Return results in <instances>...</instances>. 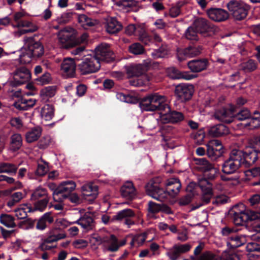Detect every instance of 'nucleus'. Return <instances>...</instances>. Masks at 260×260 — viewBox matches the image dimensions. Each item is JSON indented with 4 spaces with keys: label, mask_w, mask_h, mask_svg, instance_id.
Segmentation results:
<instances>
[{
    "label": "nucleus",
    "mask_w": 260,
    "mask_h": 260,
    "mask_svg": "<svg viewBox=\"0 0 260 260\" xmlns=\"http://www.w3.org/2000/svg\"><path fill=\"white\" fill-rule=\"evenodd\" d=\"M156 180H150L145 186L147 194L153 199L160 202H164L168 199L169 196L174 197L179 192L181 184L178 179L171 178L168 180L166 184V190L159 187Z\"/></svg>",
    "instance_id": "f257e3e1"
},
{
    "label": "nucleus",
    "mask_w": 260,
    "mask_h": 260,
    "mask_svg": "<svg viewBox=\"0 0 260 260\" xmlns=\"http://www.w3.org/2000/svg\"><path fill=\"white\" fill-rule=\"evenodd\" d=\"M24 49L26 52L20 55V62L28 63L31 59H37L44 54V47L40 41H37L34 37H25L23 39Z\"/></svg>",
    "instance_id": "f03ea898"
},
{
    "label": "nucleus",
    "mask_w": 260,
    "mask_h": 260,
    "mask_svg": "<svg viewBox=\"0 0 260 260\" xmlns=\"http://www.w3.org/2000/svg\"><path fill=\"white\" fill-rule=\"evenodd\" d=\"M242 151L233 150L230 156L224 161L222 166V171L226 174H231L236 172L240 167L242 162Z\"/></svg>",
    "instance_id": "7ed1b4c3"
},
{
    "label": "nucleus",
    "mask_w": 260,
    "mask_h": 260,
    "mask_svg": "<svg viewBox=\"0 0 260 260\" xmlns=\"http://www.w3.org/2000/svg\"><path fill=\"white\" fill-rule=\"evenodd\" d=\"M76 184L72 180L63 181L53 192V198L56 202H61L67 199L71 193L75 189Z\"/></svg>",
    "instance_id": "20e7f679"
},
{
    "label": "nucleus",
    "mask_w": 260,
    "mask_h": 260,
    "mask_svg": "<svg viewBox=\"0 0 260 260\" xmlns=\"http://www.w3.org/2000/svg\"><path fill=\"white\" fill-rule=\"evenodd\" d=\"M101 68V63L93 55H88L78 64V69L82 75H87L98 71Z\"/></svg>",
    "instance_id": "39448f33"
},
{
    "label": "nucleus",
    "mask_w": 260,
    "mask_h": 260,
    "mask_svg": "<svg viewBox=\"0 0 260 260\" xmlns=\"http://www.w3.org/2000/svg\"><path fill=\"white\" fill-rule=\"evenodd\" d=\"M227 7L233 17L237 20L245 19L249 9L248 5L236 1H231L227 4Z\"/></svg>",
    "instance_id": "423d86ee"
},
{
    "label": "nucleus",
    "mask_w": 260,
    "mask_h": 260,
    "mask_svg": "<svg viewBox=\"0 0 260 260\" xmlns=\"http://www.w3.org/2000/svg\"><path fill=\"white\" fill-rule=\"evenodd\" d=\"M125 32L128 36L135 35L138 36L139 40L145 45H149L152 41L151 38L147 32L146 29L141 25L136 26L134 24H129L126 27Z\"/></svg>",
    "instance_id": "0eeeda50"
},
{
    "label": "nucleus",
    "mask_w": 260,
    "mask_h": 260,
    "mask_svg": "<svg viewBox=\"0 0 260 260\" xmlns=\"http://www.w3.org/2000/svg\"><path fill=\"white\" fill-rule=\"evenodd\" d=\"M13 80L10 81L9 83L12 87H15L22 84L28 81L31 77L29 71L25 67L18 68L12 73Z\"/></svg>",
    "instance_id": "6e6552de"
},
{
    "label": "nucleus",
    "mask_w": 260,
    "mask_h": 260,
    "mask_svg": "<svg viewBox=\"0 0 260 260\" xmlns=\"http://www.w3.org/2000/svg\"><path fill=\"white\" fill-rule=\"evenodd\" d=\"M93 56L95 57L100 62L101 61L109 62L113 61L115 57L113 52L107 44H102L97 47Z\"/></svg>",
    "instance_id": "1a4fd4ad"
},
{
    "label": "nucleus",
    "mask_w": 260,
    "mask_h": 260,
    "mask_svg": "<svg viewBox=\"0 0 260 260\" xmlns=\"http://www.w3.org/2000/svg\"><path fill=\"white\" fill-rule=\"evenodd\" d=\"M206 146L207 154L208 157L212 159H216L224 152L221 143L218 140H212L209 141Z\"/></svg>",
    "instance_id": "9d476101"
},
{
    "label": "nucleus",
    "mask_w": 260,
    "mask_h": 260,
    "mask_svg": "<svg viewBox=\"0 0 260 260\" xmlns=\"http://www.w3.org/2000/svg\"><path fill=\"white\" fill-rule=\"evenodd\" d=\"M202 47L199 45H189L184 49L177 50V57L180 61L186 58L193 57L199 55L202 51Z\"/></svg>",
    "instance_id": "9b49d317"
},
{
    "label": "nucleus",
    "mask_w": 260,
    "mask_h": 260,
    "mask_svg": "<svg viewBox=\"0 0 260 260\" xmlns=\"http://www.w3.org/2000/svg\"><path fill=\"white\" fill-rule=\"evenodd\" d=\"M191 248V245L189 243L176 244L169 249L167 255L171 260H177L181 255L188 252Z\"/></svg>",
    "instance_id": "f8f14e48"
},
{
    "label": "nucleus",
    "mask_w": 260,
    "mask_h": 260,
    "mask_svg": "<svg viewBox=\"0 0 260 260\" xmlns=\"http://www.w3.org/2000/svg\"><path fill=\"white\" fill-rule=\"evenodd\" d=\"M193 91V86L188 84H180L175 88V94L181 102H186L190 100Z\"/></svg>",
    "instance_id": "ddd939ff"
},
{
    "label": "nucleus",
    "mask_w": 260,
    "mask_h": 260,
    "mask_svg": "<svg viewBox=\"0 0 260 260\" xmlns=\"http://www.w3.org/2000/svg\"><path fill=\"white\" fill-rule=\"evenodd\" d=\"M57 37L61 48L69 49L76 46L74 37L67 30H60L58 34Z\"/></svg>",
    "instance_id": "4468645a"
},
{
    "label": "nucleus",
    "mask_w": 260,
    "mask_h": 260,
    "mask_svg": "<svg viewBox=\"0 0 260 260\" xmlns=\"http://www.w3.org/2000/svg\"><path fill=\"white\" fill-rule=\"evenodd\" d=\"M161 115L163 120H166V122L172 123H179L184 119V116L182 112L172 110L169 106L168 108H166V110L164 111Z\"/></svg>",
    "instance_id": "2eb2a0df"
},
{
    "label": "nucleus",
    "mask_w": 260,
    "mask_h": 260,
    "mask_svg": "<svg viewBox=\"0 0 260 260\" xmlns=\"http://www.w3.org/2000/svg\"><path fill=\"white\" fill-rule=\"evenodd\" d=\"M76 63L71 58H64L60 64V71L66 77H73L76 72Z\"/></svg>",
    "instance_id": "dca6fc26"
},
{
    "label": "nucleus",
    "mask_w": 260,
    "mask_h": 260,
    "mask_svg": "<svg viewBox=\"0 0 260 260\" xmlns=\"http://www.w3.org/2000/svg\"><path fill=\"white\" fill-rule=\"evenodd\" d=\"M209 18L216 22H221L226 20L229 18L228 12L220 8H211L207 11Z\"/></svg>",
    "instance_id": "f3484780"
},
{
    "label": "nucleus",
    "mask_w": 260,
    "mask_h": 260,
    "mask_svg": "<svg viewBox=\"0 0 260 260\" xmlns=\"http://www.w3.org/2000/svg\"><path fill=\"white\" fill-rule=\"evenodd\" d=\"M215 118L221 122L230 123L234 121L233 111L229 109L221 108L217 110L214 114Z\"/></svg>",
    "instance_id": "a211bd4d"
},
{
    "label": "nucleus",
    "mask_w": 260,
    "mask_h": 260,
    "mask_svg": "<svg viewBox=\"0 0 260 260\" xmlns=\"http://www.w3.org/2000/svg\"><path fill=\"white\" fill-rule=\"evenodd\" d=\"M119 248V241L115 235L112 234L105 236L104 240V250L113 252L118 251Z\"/></svg>",
    "instance_id": "6ab92c4d"
},
{
    "label": "nucleus",
    "mask_w": 260,
    "mask_h": 260,
    "mask_svg": "<svg viewBox=\"0 0 260 260\" xmlns=\"http://www.w3.org/2000/svg\"><path fill=\"white\" fill-rule=\"evenodd\" d=\"M193 25L196 30L201 34H206L213 29L212 24L207 19L202 17L196 19Z\"/></svg>",
    "instance_id": "aec40b11"
},
{
    "label": "nucleus",
    "mask_w": 260,
    "mask_h": 260,
    "mask_svg": "<svg viewBox=\"0 0 260 260\" xmlns=\"http://www.w3.org/2000/svg\"><path fill=\"white\" fill-rule=\"evenodd\" d=\"M147 71V66L139 64L132 67L129 72H131L134 76L139 77L142 76L144 79L143 84H146L149 81L152 80V76L150 74H144Z\"/></svg>",
    "instance_id": "412c9836"
},
{
    "label": "nucleus",
    "mask_w": 260,
    "mask_h": 260,
    "mask_svg": "<svg viewBox=\"0 0 260 260\" xmlns=\"http://www.w3.org/2000/svg\"><path fill=\"white\" fill-rule=\"evenodd\" d=\"M257 153L258 152L253 148H246L244 151H242V164H244L246 167L253 164L257 159Z\"/></svg>",
    "instance_id": "4be33fe9"
},
{
    "label": "nucleus",
    "mask_w": 260,
    "mask_h": 260,
    "mask_svg": "<svg viewBox=\"0 0 260 260\" xmlns=\"http://www.w3.org/2000/svg\"><path fill=\"white\" fill-rule=\"evenodd\" d=\"M149 94L152 104L156 106V111H159L161 115L166 108H168V105L166 103V98L157 93Z\"/></svg>",
    "instance_id": "5701e85b"
},
{
    "label": "nucleus",
    "mask_w": 260,
    "mask_h": 260,
    "mask_svg": "<svg viewBox=\"0 0 260 260\" xmlns=\"http://www.w3.org/2000/svg\"><path fill=\"white\" fill-rule=\"evenodd\" d=\"M254 116L250 118L248 122H243L237 123L240 128H248L250 129L257 128L260 127V113L255 111Z\"/></svg>",
    "instance_id": "b1692460"
},
{
    "label": "nucleus",
    "mask_w": 260,
    "mask_h": 260,
    "mask_svg": "<svg viewBox=\"0 0 260 260\" xmlns=\"http://www.w3.org/2000/svg\"><path fill=\"white\" fill-rule=\"evenodd\" d=\"M120 192L122 197L128 200H133L136 196V190L131 181L124 183L121 187Z\"/></svg>",
    "instance_id": "393cba45"
},
{
    "label": "nucleus",
    "mask_w": 260,
    "mask_h": 260,
    "mask_svg": "<svg viewBox=\"0 0 260 260\" xmlns=\"http://www.w3.org/2000/svg\"><path fill=\"white\" fill-rule=\"evenodd\" d=\"M76 222L81 226L85 232L93 230L95 226V222L92 217L88 214H84Z\"/></svg>",
    "instance_id": "a878e982"
},
{
    "label": "nucleus",
    "mask_w": 260,
    "mask_h": 260,
    "mask_svg": "<svg viewBox=\"0 0 260 260\" xmlns=\"http://www.w3.org/2000/svg\"><path fill=\"white\" fill-rule=\"evenodd\" d=\"M208 64V61L206 59L192 60L187 63L188 68L194 73L200 72L206 70Z\"/></svg>",
    "instance_id": "bb28decb"
},
{
    "label": "nucleus",
    "mask_w": 260,
    "mask_h": 260,
    "mask_svg": "<svg viewBox=\"0 0 260 260\" xmlns=\"http://www.w3.org/2000/svg\"><path fill=\"white\" fill-rule=\"evenodd\" d=\"M122 26L120 22L114 17H109L106 19V29L109 34H114L120 31Z\"/></svg>",
    "instance_id": "cd10ccee"
},
{
    "label": "nucleus",
    "mask_w": 260,
    "mask_h": 260,
    "mask_svg": "<svg viewBox=\"0 0 260 260\" xmlns=\"http://www.w3.org/2000/svg\"><path fill=\"white\" fill-rule=\"evenodd\" d=\"M42 129L39 126L34 127L28 130L25 134L27 143H31L37 141L42 135Z\"/></svg>",
    "instance_id": "c85d7f7f"
},
{
    "label": "nucleus",
    "mask_w": 260,
    "mask_h": 260,
    "mask_svg": "<svg viewBox=\"0 0 260 260\" xmlns=\"http://www.w3.org/2000/svg\"><path fill=\"white\" fill-rule=\"evenodd\" d=\"M197 169L203 172L207 173L209 170H211L212 173L216 172L215 168L206 158H202L196 160Z\"/></svg>",
    "instance_id": "c756f323"
},
{
    "label": "nucleus",
    "mask_w": 260,
    "mask_h": 260,
    "mask_svg": "<svg viewBox=\"0 0 260 260\" xmlns=\"http://www.w3.org/2000/svg\"><path fill=\"white\" fill-rule=\"evenodd\" d=\"M229 133L228 128L223 124H217L211 127L208 131V134L213 137H219Z\"/></svg>",
    "instance_id": "7c9ffc66"
},
{
    "label": "nucleus",
    "mask_w": 260,
    "mask_h": 260,
    "mask_svg": "<svg viewBox=\"0 0 260 260\" xmlns=\"http://www.w3.org/2000/svg\"><path fill=\"white\" fill-rule=\"evenodd\" d=\"M54 221L51 212H47L38 220L36 228L39 230H44L47 226V223L51 224Z\"/></svg>",
    "instance_id": "2f4dec72"
},
{
    "label": "nucleus",
    "mask_w": 260,
    "mask_h": 260,
    "mask_svg": "<svg viewBox=\"0 0 260 260\" xmlns=\"http://www.w3.org/2000/svg\"><path fill=\"white\" fill-rule=\"evenodd\" d=\"M22 146V137L21 134L14 133L10 137V149L14 152L20 149Z\"/></svg>",
    "instance_id": "473e14b6"
},
{
    "label": "nucleus",
    "mask_w": 260,
    "mask_h": 260,
    "mask_svg": "<svg viewBox=\"0 0 260 260\" xmlns=\"http://www.w3.org/2000/svg\"><path fill=\"white\" fill-rule=\"evenodd\" d=\"M78 20V22L85 29L95 26L99 23L98 20L91 19L84 14L79 15Z\"/></svg>",
    "instance_id": "72a5a7b5"
},
{
    "label": "nucleus",
    "mask_w": 260,
    "mask_h": 260,
    "mask_svg": "<svg viewBox=\"0 0 260 260\" xmlns=\"http://www.w3.org/2000/svg\"><path fill=\"white\" fill-rule=\"evenodd\" d=\"M139 105L142 110L146 111H156V106L152 104L150 94H148L142 99Z\"/></svg>",
    "instance_id": "f704fd0d"
},
{
    "label": "nucleus",
    "mask_w": 260,
    "mask_h": 260,
    "mask_svg": "<svg viewBox=\"0 0 260 260\" xmlns=\"http://www.w3.org/2000/svg\"><path fill=\"white\" fill-rule=\"evenodd\" d=\"M0 223L8 228H14L16 226L15 218L12 215L6 213L0 215Z\"/></svg>",
    "instance_id": "c9c22d12"
},
{
    "label": "nucleus",
    "mask_w": 260,
    "mask_h": 260,
    "mask_svg": "<svg viewBox=\"0 0 260 260\" xmlns=\"http://www.w3.org/2000/svg\"><path fill=\"white\" fill-rule=\"evenodd\" d=\"M54 115V107L50 104L44 105L41 110V117L46 121H49L52 119Z\"/></svg>",
    "instance_id": "e433bc0d"
},
{
    "label": "nucleus",
    "mask_w": 260,
    "mask_h": 260,
    "mask_svg": "<svg viewBox=\"0 0 260 260\" xmlns=\"http://www.w3.org/2000/svg\"><path fill=\"white\" fill-rule=\"evenodd\" d=\"M237 207L234 208V213L233 215V220L235 224L242 225L249 218V214H247L244 211L238 212L236 211Z\"/></svg>",
    "instance_id": "4c0bfd02"
},
{
    "label": "nucleus",
    "mask_w": 260,
    "mask_h": 260,
    "mask_svg": "<svg viewBox=\"0 0 260 260\" xmlns=\"http://www.w3.org/2000/svg\"><path fill=\"white\" fill-rule=\"evenodd\" d=\"M41 198L50 199L46 189L41 186H39L33 191L31 196V200L36 201Z\"/></svg>",
    "instance_id": "58836bf2"
},
{
    "label": "nucleus",
    "mask_w": 260,
    "mask_h": 260,
    "mask_svg": "<svg viewBox=\"0 0 260 260\" xmlns=\"http://www.w3.org/2000/svg\"><path fill=\"white\" fill-rule=\"evenodd\" d=\"M249 219L252 222L251 224L253 229L257 232H260V212H250Z\"/></svg>",
    "instance_id": "ea45409f"
},
{
    "label": "nucleus",
    "mask_w": 260,
    "mask_h": 260,
    "mask_svg": "<svg viewBox=\"0 0 260 260\" xmlns=\"http://www.w3.org/2000/svg\"><path fill=\"white\" fill-rule=\"evenodd\" d=\"M18 169V166L15 164L8 162H2L0 164V173H8L10 174H16Z\"/></svg>",
    "instance_id": "a19ab883"
},
{
    "label": "nucleus",
    "mask_w": 260,
    "mask_h": 260,
    "mask_svg": "<svg viewBox=\"0 0 260 260\" xmlns=\"http://www.w3.org/2000/svg\"><path fill=\"white\" fill-rule=\"evenodd\" d=\"M257 67V62L251 59L243 62L240 64V69L245 73L253 72L256 69Z\"/></svg>",
    "instance_id": "79ce46f5"
},
{
    "label": "nucleus",
    "mask_w": 260,
    "mask_h": 260,
    "mask_svg": "<svg viewBox=\"0 0 260 260\" xmlns=\"http://www.w3.org/2000/svg\"><path fill=\"white\" fill-rule=\"evenodd\" d=\"M135 216L134 211L131 209H125L118 212L113 216V219L117 220H125Z\"/></svg>",
    "instance_id": "37998d69"
},
{
    "label": "nucleus",
    "mask_w": 260,
    "mask_h": 260,
    "mask_svg": "<svg viewBox=\"0 0 260 260\" xmlns=\"http://www.w3.org/2000/svg\"><path fill=\"white\" fill-rule=\"evenodd\" d=\"M83 194L84 196L92 197L95 198L98 194V187L92 184L84 185L82 187Z\"/></svg>",
    "instance_id": "c03bdc74"
},
{
    "label": "nucleus",
    "mask_w": 260,
    "mask_h": 260,
    "mask_svg": "<svg viewBox=\"0 0 260 260\" xmlns=\"http://www.w3.org/2000/svg\"><path fill=\"white\" fill-rule=\"evenodd\" d=\"M55 86H48L42 89L40 91V96L42 99L45 101L48 100L49 98L53 97L56 93Z\"/></svg>",
    "instance_id": "a18cd8bd"
},
{
    "label": "nucleus",
    "mask_w": 260,
    "mask_h": 260,
    "mask_svg": "<svg viewBox=\"0 0 260 260\" xmlns=\"http://www.w3.org/2000/svg\"><path fill=\"white\" fill-rule=\"evenodd\" d=\"M244 238L238 235L232 236L230 237L229 241L227 242L228 245H230L233 248L240 247L244 244Z\"/></svg>",
    "instance_id": "49530a36"
},
{
    "label": "nucleus",
    "mask_w": 260,
    "mask_h": 260,
    "mask_svg": "<svg viewBox=\"0 0 260 260\" xmlns=\"http://www.w3.org/2000/svg\"><path fill=\"white\" fill-rule=\"evenodd\" d=\"M12 25L13 27L21 28L25 27L26 29H32V28L35 29V31L38 29V27L35 24L32 23L31 21L24 20L22 19L19 22L16 24H12Z\"/></svg>",
    "instance_id": "de8ad7c7"
},
{
    "label": "nucleus",
    "mask_w": 260,
    "mask_h": 260,
    "mask_svg": "<svg viewBox=\"0 0 260 260\" xmlns=\"http://www.w3.org/2000/svg\"><path fill=\"white\" fill-rule=\"evenodd\" d=\"M169 52L167 46L162 45L159 49L154 50L151 53V55L154 58H163L168 54Z\"/></svg>",
    "instance_id": "09e8293b"
},
{
    "label": "nucleus",
    "mask_w": 260,
    "mask_h": 260,
    "mask_svg": "<svg viewBox=\"0 0 260 260\" xmlns=\"http://www.w3.org/2000/svg\"><path fill=\"white\" fill-rule=\"evenodd\" d=\"M24 198V194L20 191L13 193L11 199L7 202V206L12 207L16 204L19 203Z\"/></svg>",
    "instance_id": "8fccbe9b"
},
{
    "label": "nucleus",
    "mask_w": 260,
    "mask_h": 260,
    "mask_svg": "<svg viewBox=\"0 0 260 260\" xmlns=\"http://www.w3.org/2000/svg\"><path fill=\"white\" fill-rule=\"evenodd\" d=\"M31 211V208L27 206H24L15 210L16 216L20 219L25 218L27 217V213Z\"/></svg>",
    "instance_id": "3c124183"
},
{
    "label": "nucleus",
    "mask_w": 260,
    "mask_h": 260,
    "mask_svg": "<svg viewBox=\"0 0 260 260\" xmlns=\"http://www.w3.org/2000/svg\"><path fill=\"white\" fill-rule=\"evenodd\" d=\"M198 185L203 192L212 191V184L206 179L201 178L198 181Z\"/></svg>",
    "instance_id": "603ef678"
},
{
    "label": "nucleus",
    "mask_w": 260,
    "mask_h": 260,
    "mask_svg": "<svg viewBox=\"0 0 260 260\" xmlns=\"http://www.w3.org/2000/svg\"><path fill=\"white\" fill-rule=\"evenodd\" d=\"M248 201L250 206L256 210L255 212H260V195L253 194L249 199Z\"/></svg>",
    "instance_id": "864d4df0"
},
{
    "label": "nucleus",
    "mask_w": 260,
    "mask_h": 260,
    "mask_svg": "<svg viewBox=\"0 0 260 260\" xmlns=\"http://www.w3.org/2000/svg\"><path fill=\"white\" fill-rule=\"evenodd\" d=\"M250 112L248 109H243L240 111L235 116H234V121H244L250 118Z\"/></svg>",
    "instance_id": "5fc2aeb1"
},
{
    "label": "nucleus",
    "mask_w": 260,
    "mask_h": 260,
    "mask_svg": "<svg viewBox=\"0 0 260 260\" xmlns=\"http://www.w3.org/2000/svg\"><path fill=\"white\" fill-rule=\"evenodd\" d=\"M129 51L135 55L142 54L145 49L143 46L139 43H135L129 46Z\"/></svg>",
    "instance_id": "6e6d98bb"
},
{
    "label": "nucleus",
    "mask_w": 260,
    "mask_h": 260,
    "mask_svg": "<svg viewBox=\"0 0 260 260\" xmlns=\"http://www.w3.org/2000/svg\"><path fill=\"white\" fill-rule=\"evenodd\" d=\"M49 200L50 199H47V198L38 200V201L34 204V209L32 210V211L36 210L40 211H44L47 207Z\"/></svg>",
    "instance_id": "4d7b16f0"
},
{
    "label": "nucleus",
    "mask_w": 260,
    "mask_h": 260,
    "mask_svg": "<svg viewBox=\"0 0 260 260\" xmlns=\"http://www.w3.org/2000/svg\"><path fill=\"white\" fill-rule=\"evenodd\" d=\"M192 137L194 140V142L198 145H201L203 143L205 137V133L202 129L193 133L191 134Z\"/></svg>",
    "instance_id": "13d9d810"
},
{
    "label": "nucleus",
    "mask_w": 260,
    "mask_h": 260,
    "mask_svg": "<svg viewBox=\"0 0 260 260\" xmlns=\"http://www.w3.org/2000/svg\"><path fill=\"white\" fill-rule=\"evenodd\" d=\"M190 258L191 260H221L219 256L209 252L203 253L198 259H196L193 256H191Z\"/></svg>",
    "instance_id": "bf43d9fd"
},
{
    "label": "nucleus",
    "mask_w": 260,
    "mask_h": 260,
    "mask_svg": "<svg viewBox=\"0 0 260 260\" xmlns=\"http://www.w3.org/2000/svg\"><path fill=\"white\" fill-rule=\"evenodd\" d=\"M197 32L194 27H189L185 31V37L189 40L197 41L199 39Z\"/></svg>",
    "instance_id": "052dcab7"
},
{
    "label": "nucleus",
    "mask_w": 260,
    "mask_h": 260,
    "mask_svg": "<svg viewBox=\"0 0 260 260\" xmlns=\"http://www.w3.org/2000/svg\"><path fill=\"white\" fill-rule=\"evenodd\" d=\"M221 260H240L239 256L235 253L230 251H223L219 257Z\"/></svg>",
    "instance_id": "680f3d73"
},
{
    "label": "nucleus",
    "mask_w": 260,
    "mask_h": 260,
    "mask_svg": "<svg viewBox=\"0 0 260 260\" xmlns=\"http://www.w3.org/2000/svg\"><path fill=\"white\" fill-rule=\"evenodd\" d=\"M175 75L173 77L174 79H184L186 80H190L195 77V76L189 74L187 72H180L178 70H175Z\"/></svg>",
    "instance_id": "e2e57ef3"
},
{
    "label": "nucleus",
    "mask_w": 260,
    "mask_h": 260,
    "mask_svg": "<svg viewBox=\"0 0 260 260\" xmlns=\"http://www.w3.org/2000/svg\"><path fill=\"white\" fill-rule=\"evenodd\" d=\"M160 205L152 201H149L148 203L147 210L149 213L155 214L160 212Z\"/></svg>",
    "instance_id": "0e129e2a"
},
{
    "label": "nucleus",
    "mask_w": 260,
    "mask_h": 260,
    "mask_svg": "<svg viewBox=\"0 0 260 260\" xmlns=\"http://www.w3.org/2000/svg\"><path fill=\"white\" fill-rule=\"evenodd\" d=\"M48 171V165L46 164L38 163L36 173L38 176H44Z\"/></svg>",
    "instance_id": "69168bd1"
},
{
    "label": "nucleus",
    "mask_w": 260,
    "mask_h": 260,
    "mask_svg": "<svg viewBox=\"0 0 260 260\" xmlns=\"http://www.w3.org/2000/svg\"><path fill=\"white\" fill-rule=\"evenodd\" d=\"M48 234H51L59 240L64 238L66 237V234L60 228H53L51 230Z\"/></svg>",
    "instance_id": "338daca9"
},
{
    "label": "nucleus",
    "mask_w": 260,
    "mask_h": 260,
    "mask_svg": "<svg viewBox=\"0 0 260 260\" xmlns=\"http://www.w3.org/2000/svg\"><path fill=\"white\" fill-rule=\"evenodd\" d=\"M148 234V232H144L134 237V240L137 242V246L139 247L143 244L147 238V235Z\"/></svg>",
    "instance_id": "774afa93"
}]
</instances>
